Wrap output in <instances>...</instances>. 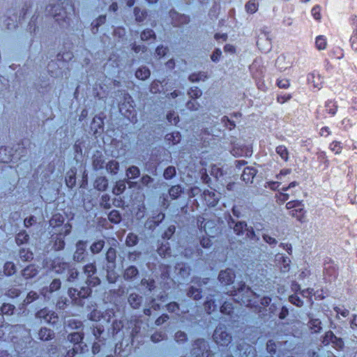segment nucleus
<instances>
[{"mask_svg":"<svg viewBox=\"0 0 357 357\" xmlns=\"http://www.w3.org/2000/svg\"><path fill=\"white\" fill-rule=\"evenodd\" d=\"M301 1L303 3H307V2L310 1V0H301Z\"/></svg>","mask_w":357,"mask_h":357,"instance_id":"obj_57","label":"nucleus"},{"mask_svg":"<svg viewBox=\"0 0 357 357\" xmlns=\"http://www.w3.org/2000/svg\"><path fill=\"white\" fill-rule=\"evenodd\" d=\"M297 182L296 181H291V188H294L295 186L297 185Z\"/></svg>","mask_w":357,"mask_h":357,"instance_id":"obj_51","label":"nucleus"},{"mask_svg":"<svg viewBox=\"0 0 357 357\" xmlns=\"http://www.w3.org/2000/svg\"><path fill=\"white\" fill-rule=\"evenodd\" d=\"M304 142L306 143V144H310L311 143V141H310V139H307Z\"/></svg>","mask_w":357,"mask_h":357,"instance_id":"obj_53","label":"nucleus"},{"mask_svg":"<svg viewBox=\"0 0 357 357\" xmlns=\"http://www.w3.org/2000/svg\"><path fill=\"white\" fill-rule=\"evenodd\" d=\"M110 9L112 10L113 11H116L117 9V4L112 3V6H110Z\"/></svg>","mask_w":357,"mask_h":357,"instance_id":"obj_47","label":"nucleus"},{"mask_svg":"<svg viewBox=\"0 0 357 357\" xmlns=\"http://www.w3.org/2000/svg\"><path fill=\"white\" fill-rule=\"evenodd\" d=\"M34 270L33 266H28L24 270V275L26 277H31L35 273L31 274L32 271Z\"/></svg>","mask_w":357,"mask_h":357,"instance_id":"obj_31","label":"nucleus"},{"mask_svg":"<svg viewBox=\"0 0 357 357\" xmlns=\"http://www.w3.org/2000/svg\"><path fill=\"white\" fill-rule=\"evenodd\" d=\"M135 75L138 79L144 80L150 76V71L148 69L143 68L137 70Z\"/></svg>","mask_w":357,"mask_h":357,"instance_id":"obj_11","label":"nucleus"},{"mask_svg":"<svg viewBox=\"0 0 357 357\" xmlns=\"http://www.w3.org/2000/svg\"><path fill=\"white\" fill-rule=\"evenodd\" d=\"M246 178H250V181L252 182V178L250 176H246Z\"/></svg>","mask_w":357,"mask_h":357,"instance_id":"obj_59","label":"nucleus"},{"mask_svg":"<svg viewBox=\"0 0 357 357\" xmlns=\"http://www.w3.org/2000/svg\"><path fill=\"white\" fill-rule=\"evenodd\" d=\"M245 7L248 12L253 13L257 10L258 4L253 1H250L246 4Z\"/></svg>","mask_w":357,"mask_h":357,"instance_id":"obj_19","label":"nucleus"},{"mask_svg":"<svg viewBox=\"0 0 357 357\" xmlns=\"http://www.w3.org/2000/svg\"><path fill=\"white\" fill-rule=\"evenodd\" d=\"M291 304L301 307L303 305V301L296 293L295 294H291Z\"/></svg>","mask_w":357,"mask_h":357,"instance_id":"obj_18","label":"nucleus"},{"mask_svg":"<svg viewBox=\"0 0 357 357\" xmlns=\"http://www.w3.org/2000/svg\"><path fill=\"white\" fill-rule=\"evenodd\" d=\"M350 43H351V48L354 51L357 52V36L356 35H353L351 36Z\"/></svg>","mask_w":357,"mask_h":357,"instance_id":"obj_27","label":"nucleus"},{"mask_svg":"<svg viewBox=\"0 0 357 357\" xmlns=\"http://www.w3.org/2000/svg\"><path fill=\"white\" fill-rule=\"evenodd\" d=\"M335 336L336 335L331 331L326 332L323 337V343L325 344H329L335 339Z\"/></svg>","mask_w":357,"mask_h":357,"instance_id":"obj_14","label":"nucleus"},{"mask_svg":"<svg viewBox=\"0 0 357 357\" xmlns=\"http://www.w3.org/2000/svg\"><path fill=\"white\" fill-rule=\"evenodd\" d=\"M139 174V169L136 167H132L128 169L127 175L128 176L135 177Z\"/></svg>","mask_w":357,"mask_h":357,"instance_id":"obj_23","label":"nucleus"},{"mask_svg":"<svg viewBox=\"0 0 357 357\" xmlns=\"http://www.w3.org/2000/svg\"><path fill=\"white\" fill-rule=\"evenodd\" d=\"M329 56L331 59H340L344 56V52L342 49L340 47H335L331 50L329 52Z\"/></svg>","mask_w":357,"mask_h":357,"instance_id":"obj_10","label":"nucleus"},{"mask_svg":"<svg viewBox=\"0 0 357 357\" xmlns=\"http://www.w3.org/2000/svg\"><path fill=\"white\" fill-rule=\"evenodd\" d=\"M21 236H24V234H20L19 237H20ZM26 235H24V238H26Z\"/></svg>","mask_w":357,"mask_h":357,"instance_id":"obj_60","label":"nucleus"},{"mask_svg":"<svg viewBox=\"0 0 357 357\" xmlns=\"http://www.w3.org/2000/svg\"><path fill=\"white\" fill-rule=\"evenodd\" d=\"M11 305H4L2 307V312H4V310H6V307H8L9 309L10 308Z\"/></svg>","mask_w":357,"mask_h":357,"instance_id":"obj_49","label":"nucleus"},{"mask_svg":"<svg viewBox=\"0 0 357 357\" xmlns=\"http://www.w3.org/2000/svg\"><path fill=\"white\" fill-rule=\"evenodd\" d=\"M137 273V269L135 267H130L126 271V275L128 277L135 275Z\"/></svg>","mask_w":357,"mask_h":357,"instance_id":"obj_28","label":"nucleus"},{"mask_svg":"<svg viewBox=\"0 0 357 357\" xmlns=\"http://www.w3.org/2000/svg\"><path fill=\"white\" fill-rule=\"evenodd\" d=\"M135 298L136 296H134L133 294H131L130 296H129V298H128V301L130 303V305L134 307V308H137V306H138V303H135L134 301H135Z\"/></svg>","mask_w":357,"mask_h":357,"instance_id":"obj_36","label":"nucleus"},{"mask_svg":"<svg viewBox=\"0 0 357 357\" xmlns=\"http://www.w3.org/2000/svg\"><path fill=\"white\" fill-rule=\"evenodd\" d=\"M223 275H224V273H220V278H223Z\"/></svg>","mask_w":357,"mask_h":357,"instance_id":"obj_58","label":"nucleus"},{"mask_svg":"<svg viewBox=\"0 0 357 357\" xmlns=\"http://www.w3.org/2000/svg\"><path fill=\"white\" fill-rule=\"evenodd\" d=\"M107 169L110 170L112 172H114V171L118 169L117 162L114 161L110 162L108 165Z\"/></svg>","mask_w":357,"mask_h":357,"instance_id":"obj_32","label":"nucleus"},{"mask_svg":"<svg viewBox=\"0 0 357 357\" xmlns=\"http://www.w3.org/2000/svg\"><path fill=\"white\" fill-rule=\"evenodd\" d=\"M315 294H316V295L314 296H316V298H319L320 300L324 298V296H322L321 294H319V291H317V292H315Z\"/></svg>","mask_w":357,"mask_h":357,"instance_id":"obj_46","label":"nucleus"},{"mask_svg":"<svg viewBox=\"0 0 357 357\" xmlns=\"http://www.w3.org/2000/svg\"><path fill=\"white\" fill-rule=\"evenodd\" d=\"M215 37H216V38H218L219 37H222L225 40V35L220 36L219 34H216Z\"/></svg>","mask_w":357,"mask_h":357,"instance_id":"obj_52","label":"nucleus"},{"mask_svg":"<svg viewBox=\"0 0 357 357\" xmlns=\"http://www.w3.org/2000/svg\"><path fill=\"white\" fill-rule=\"evenodd\" d=\"M325 156V153L324 152H321L320 155H319V158Z\"/></svg>","mask_w":357,"mask_h":357,"instance_id":"obj_54","label":"nucleus"},{"mask_svg":"<svg viewBox=\"0 0 357 357\" xmlns=\"http://www.w3.org/2000/svg\"><path fill=\"white\" fill-rule=\"evenodd\" d=\"M309 326L310 329L316 333H319L321 329V321L319 319H310L309 321Z\"/></svg>","mask_w":357,"mask_h":357,"instance_id":"obj_7","label":"nucleus"},{"mask_svg":"<svg viewBox=\"0 0 357 357\" xmlns=\"http://www.w3.org/2000/svg\"><path fill=\"white\" fill-rule=\"evenodd\" d=\"M104 243L101 241L94 243L91 246V250L93 252H99L103 248Z\"/></svg>","mask_w":357,"mask_h":357,"instance_id":"obj_20","label":"nucleus"},{"mask_svg":"<svg viewBox=\"0 0 357 357\" xmlns=\"http://www.w3.org/2000/svg\"><path fill=\"white\" fill-rule=\"evenodd\" d=\"M277 153L280 155L281 158L287 160L288 159V152L283 146L277 148Z\"/></svg>","mask_w":357,"mask_h":357,"instance_id":"obj_21","label":"nucleus"},{"mask_svg":"<svg viewBox=\"0 0 357 357\" xmlns=\"http://www.w3.org/2000/svg\"><path fill=\"white\" fill-rule=\"evenodd\" d=\"M176 173V170L174 167H170L165 169L164 172V176L167 178H169Z\"/></svg>","mask_w":357,"mask_h":357,"instance_id":"obj_24","label":"nucleus"},{"mask_svg":"<svg viewBox=\"0 0 357 357\" xmlns=\"http://www.w3.org/2000/svg\"><path fill=\"white\" fill-rule=\"evenodd\" d=\"M311 275V271L306 267L303 269L300 270L297 273L295 274L296 280L299 282H302L303 283L305 282V280H307L310 275Z\"/></svg>","mask_w":357,"mask_h":357,"instance_id":"obj_6","label":"nucleus"},{"mask_svg":"<svg viewBox=\"0 0 357 357\" xmlns=\"http://www.w3.org/2000/svg\"><path fill=\"white\" fill-rule=\"evenodd\" d=\"M280 317L281 319L284 318V315L283 312H282V313L280 314Z\"/></svg>","mask_w":357,"mask_h":357,"instance_id":"obj_55","label":"nucleus"},{"mask_svg":"<svg viewBox=\"0 0 357 357\" xmlns=\"http://www.w3.org/2000/svg\"><path fill=\"white\" fill-rule=\"evenodd\" d=\"M264 241H265L266 242H267L268 243H270V244H271V243H274V242H275V239H274V238H272V237H271V236H264Z\"/></svg>","mask_w":357,"mask_h":357,"instance_id":"obj_41","label":"nucleus"},{"mask_svg":"<svg viewBox=\"0 0 357 357\" xmlns=\"http://www.w3.org/2000/svg\"><path fill=\"white\" fill-rule=\"evenodd\" d=\"M213 337L215 341L221 345L227 344L230 342V337L225 332L220 331V329L215 330Z\"/></svg>","mask_w":357,"mask_h":357,"instance_id":"obj_3","label":"nucleus"},{"mask_svg":"<svg viewBox=\"0 0 357 357\" xmlns=\"http://www.w3.org/2000/svg\"><path fill=\"white\" fill-rule=\"evenodd\" d=\"M278 84L280 88H284V89H287L289 86V80H287V79H280V80H279Z\"/></svg>","mask_w":357,"mask_h":357,"instance_id":"obj_29","label":"nucleus"},{"mask_svg":"<svg viewBox=\"0 0 357 357\" xmlns=\"http://www.w3.org/2000/svg\"><path fill=\"white\" fill-rule=\"evenodd\" d=\"M256 174V171L252 168L247 167L244 169L242 174L243 179L246 182H250V178H246V176H250L253 179L254 176Z\"/></svg>","mask_w":357,"mask_h":357,"instance_id":"obj_12","label":"nucleus"},{"mask_svg":"<svg viewBox=\"0 0 357 357\" xmlns=\"http://www.w3.org/2000/svg\"><path fill=\"white\" fill-rule=\"evenodd\" d=\"M350 326L353 330H357V314H353V318L350 321Z\"/></svg>","mask_w":357,"mask_h":357,"instance_id":"obj_30","label":"nucleus"},{"mask_svg":"<svg viewBox=\"0 0 357 357\" xmlns=\"http://www.w3.org/2000/svg\"><path fill=\"white\" fill-rule=\"evenodd\" d=\"M338 106L337 105V102L333 100H328L325 102V109L326 112L330 114L331 116H333L336 114L337 112Z\"/></svg>","mask_w":357,"mask_h":357,"instance_id":"obj_5","label":"nucleus"},{"mask_svg":"<svg viewBox=\"0 0 357 357\" xmlns=\"http://www.w3.org/2000/svg\"><path fill=\"white\" fill-rule=\"evenodd\" d=\"M289 98V95L286 97L285 96L280 95L278 97V101L281 103L285 102Z\"/></svg>","mask_w":357,"mask_h":357,"instance_id":"obj_40","label":"nucleus"},{"mask_svg":"<svg viewBox=\"0 0 357 357\" xmlns=\"http://www.w3.org/2000/svg\"><path fill=\"white\" fill-rule=\"evenodd\" d=\"M298 119V121H303L305 119V114H304V112L302 109L301 110V114Z\"/></svg>","mask_w":357,"mask_h":357,"instance_id":"obj_42","label":"nucleus"},{"mask_svg":"<svg viewBox=\"0 0 357 357\" xmlns=\"http://www.w3.org/2000/svg\"><path fill=\"white\" fill-rule=\"evenodd\" d=\"M333 310L337 313V314H340L343 317H347L349 314V310H347L346 308L342 309L338 306L333 307Z\"/></svg>","mask_w":357,"mask_h":357,"instance_id":"obj_17","label":"nucleus"},{"mask_svg":"<svg viewBox=\"0 0 357 357\" xmlns=\"http://www.w3.org/2000/svg\"><path fill=\"white\" fill-rule=\"evenodd\" d=\"M11 268V269H13L14 268V266L12 263H6V265H5V268L6 270L8 269V268Z\"/></svg>","mask_w":357,"mask_h":357,"instance_id":"obj_45","label":"nucleus"},{"mask_svg":"<svg viewBox=\"0 0 357 357\" xmlns=\"http://www.w3.org/2000/svg\"><path fill=\"white\" fill-rule=\"evenodd\" d=\"M327 45L326 38L324 36H318L315 40V45L319 50L326 49Z\"/></svg>","mask_w":357,"mask_h":357,"instance_id":"obj_9","label":"nucleus"},{"mask_svg":"<svg viewBox=\"0 0 357 357\" xmlns=\"http://www.w3.org/2000/svg\"><path fill=\"white\" fill-rule=\"evenodd\" d=\"M221 55V51L219 50H217L212 55H211V59L213 61H218L219 60V58Z\"/></svg>","mask_w":357,"mask_h":357,"instance_id":"obj_33","label":"nucleus"},{"mask_svg":"<svg viewBox=\"0 0 357 357\" xmlns=\"http://www.w3.org/2000/svg\"><path fill=\"white\" fill-rule=\"evenodd\" d=\"M40 339L43 340H48L52 338V333L50 329L43 328L38 333Z\"/></svg>","mask_w":357,"mask_h":357,"instance_id":"obj_13","label":"nucleus"},{"mask_svg":"<svg viewBox=\"0 0 357 357\" xmlns=\"http://www.w3.org/2000/svg\"><path fill=\"white\" fill-rule=\"evenodd\" d=\"M329 149L335 154H336V155L340 154L342 151V143L339 141H335V140L333 141L329 144Z\"/></svg>","mask_w":357,"mask_h":357,"instance_id":"obj_8","label":"nucleus"},{"mask_svg":"<svg viewBox=\"0 0 357 357\" xmlns=\"http://www.w3.org/2000/svg\"><path fill=\"white\" fill-rule=\"evenodd\" d=\"M225 50L226 52H232L234 51V47L232 45H227L225 47Z\"/></svg>","mask_w":357,"mask_h":357,"instance_id":"obj_43","label":"nucleus"},{"mask_svg":"<svg viewBox=\"0 0 357 357\" xmlns=\"http://www.w3.org/2000/svg\"><path fill=\"white\" fill-rule=\"evenodd\" d=\"M307 82L312 84L314 89H320L322 87L321 77L318 73H312L307 75Z\"/></svg>","mask_w":357,"mask_h":357,"instance_id":"obj_4","label":"nucleus"},{"mask_svg":"<svg viewBox=\"0 0 357 357\" xmlns=\"http://www.w3.org/2000/svg\"><path fill=\"white\" fill-rule=\"evenodd\" d=\"M149 179V177L143 178L144 182H146V181Z\"/></svg>","mask_w":357,"mask_h":357,"instance_id":"obj_56","label":"nucleus"},{"mask_svg":"<svg viewBox=\"0 0 357 357\" xmlns=\"http://www.w3.org/2000/svg\"><path fill=\"white\" fill-rule=\"evenodd\" d=\"M331 134V131L328 126H324L320 129L319 135L321 137H326Z\"/></svg>","mask_w":357,"mask_h":357,"instance_id":"obj_22","label":"nucleus"},{"mask_svg":"<svg viewBox=\"0 0 357 357\" xmlns=\"http://www.w3.org/2000/svg\"><path fill=\"white\" fill-rule=\"evenodd\" d=\"M278 199L281 202H285L286 200L288 199V195L284 193H280L278 197Z\"/></svg>","mask_w":357,"mask_h":357,"instance_id":"obj_38","label":"nucleus"},{"mask_svg":"<svg viewBox=\"0 0 357 357\" xmlns=\"http://www.w3.org/2000/svg\"><path fill=\"white\" fill-rule=\"evenodd\" d=\"M179 191H180V187L179 186H174L169 190V194L172 196L176 197V195L177 193H178Z\"/></svg>","mask_w":357,"mask_h":357,"instance_id":"obj_37","label":"nucleus"},{"mask_svg":"<svg viewBox=\"0 0 357 357\" xmlns=\"http://www.w3.org/2000/svg\"><path fill=\"white\" fill-rule=\"evenodd\" d=\"M11 273H12L11 271H8V274H9V275L11 274Z\"/></svg>","mask_w":357,"mask_h":357,"instance_id":"obj_61","label":"nucleus"},{"mask_svg":"<svg viewBox=\"0 0 357 357\" xmlns=\"http://www.w3.org/2000/svg\"><path fill=\"white\" fill-rule=\"evenodd\" d=\"M291 218H295L301 223L307 222V211L302 200L291 199Z\"/></svg>","mask_w":357,"mask_h":357,"instance_id":"obj_1","label":"nucleus"},{"mask_svg":"<svg viewBox=\"0 0 357 357\" xmlns=\"http://www.w3.org/2000/svg\"><path fill=\"white\" fill-rule=\"evenodd\" d=\"M109 219L114 222H118L120 220L118 212L112 211L109 215Z\"/></svg>","mask_w":357,"mask_h":357,"instance_id":"obj_26","label":"nucleus"},{"mask_svg":"<svg viewBox=\"0 0 357 357\" xmlns=\"http://www.w3.org/2000/svg\"><path fill=\"white\" fill-rule=\"evenodd\" d=\"M126 242L129 245H135L136 242V236L133 235L128 236Z\"/></svg>","mask_w":357,"mask_h":357,"instance_id":"obj_34","label":"nucleus"},{"mask_svg":"<svg viewBox=\"0 0 357 357\" xmlns=\"http://www.w3.org/2000/svg\"><path fill=\"white\" fill-rule=\"evenodd\" d=\"M320 10L321 8L319 5L314 6L311 10L312 15L316 20H319L321 19Z\"/></svg>","mask_w":357,"mask_h":357,"instance_id":"obj_15","label":"nucleus"},{"mask_svg":"<svg viewBox=\"0 0 357 357\" xmlns=\"http://www.w3.org/2000/svg\"><path fill=\"white\" fill-rule=\"evenodd\" d=\"M291 291H295V293L300 291V294L303 297L308 298L310 303H313L312 297V296L316 295L314 289L307 288L301 290V286L296 282V281L291 280Z\"/></svg>","mask_w":357,"mask_h":357,"instance_id":"obj_2","label":"nucleus"},{"mask_svg":"<svg viewBox=\"0 0 357 357\" xmlns=\"http://www.w3.org/2000/svg\"><path fill=\"white\" fill-rule=\"evenodd\" d=\"M35 295H36V294H35V293H31H31H29V294H28V297H27L28 302H29V298H31V297H32V296H34Z\"/></svg>","mask_w":357,"mask_h":357,"instance_id":"obj_48","label":"nucleus"},{"mask_svg":"<svg viewBox=\"0 0 357 357\" xmlns=\"http://www.w3.org/2000/svg\"><path fill=\"white\" fill-rule=\"evenodd\" d=\"M331 342L339 349H342L344 347V342L341 337L335 336V339Z\"/></svg>","mask_w":357,"mask_h":357,"instance_id":"obj_25","label":"nucleus"},{"mask_svg":"<svg viewBox=\"0 0 357 357\" xmlns=\"http://www.w3.org/2000/svg\"><path fill=\"white\" fill-rule=\"evenodd\" d=\"M152 31H148L147 33L146 32H144L142 34V40H145L149 36H151L152 35Z\"/></svg>","mask_w":357,"mask_h":357,"instance_id":"obj_39","label":"nucleus"},{"mask_svg":"<svg viewBox=\"0 0 357 357\" xmlns=\"http://www.w3.org/2000/svg\"><path fill=\"white\" fill-rule=\"evenodd\" d=\"M167 49L163 47H158L156 50L158 56H165L167 54Z\"/></svg>","mask_w":357,"mask_h":357,"instance_id":"obj_35","label":"nucleus"},{"mask_svg":"<svg viewBox=\"0 0 357 357\" xmlns=\"http://www.w3.org/2000/svg\"><path fill=\"white\" fill-rule=\"evenodd\" d=\"M32 218L29 219H25L24 220V225L27 227L29 225H31Z\"/></svg>","mask_w":357,"mask_h":357,"instance_id":"obj_44","label":"nucleus"},{"mask_svg":"<svg viewBox=\"0 0 357 357\" xmlns=\"http://www.w3.org/2000/svg\"><path fill=\"white\" fill-rule=\"evenodd\" d=\"M107 185V182L105 178H100L96 181V187L99 190H104Z\"/></svg>","mask_w":357,"mask_h":357,"instance_id":"obj_16","label":"nucleus"},{"mask_svg":"<svg viewBox=\"0 0 357 357\" xmlns=\"http://www.w3.org/2000/svg\"><path fill=\"white\" fill-rule=\"evenodd\" d=\"M125 188V185L123 183V184H120L119 186H118V190H121V189H124Z\"/></svg>","mask_w":357,"mask_h":357,"instance_id":"obj_50","label":"nucleus"}]
</instances>
